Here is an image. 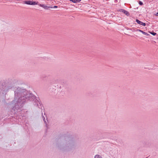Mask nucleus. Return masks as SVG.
Segmentation results:
<instances>
[{"mask_svg":"<svg viewBox=\"0 0 158 158\" xmlns=\"http://www.w3.org/2000/svg\"><path fill=\"white\" fill-rule=\"evenodd\" d=\"M25 3L31 5H35L37 4V2L31 1H26L25 2Z\"/></svg>","mask_w":158,"mask_h":158,"instance_id":"obj_1","label":"nucleus"},{"mask_svg":"<svg viewBox=\"0 0 158 158\" xmlns=\"http://www.w3.org/2000/svg\"><path fill=\"white\" fill-rule=\"evenodd\" d=\"M40 6L43 7L45 9H50V8H52V6H46L45 5L40 4Z\"/></svg>","mask_w":158,"mask_h":158,"instance_id":"obj_2","label":"nucleus"},{"mask_svg":"<svg viewBox=\"0 0 158 158\" xmlns=\"http://www.w3.org/2000/svg\"><path fill=\"white\" fill-rule=\"evenodd\" d=\"M136 22L139 24L143 26H145L146 25V24L145 23L141 22L138 19H136Z\"/></svg>","mask_w":158,"mask_h":158,"instance_id":"obj_3","label":"nucleus"},{"mask_svg":"<svg viewBox=\"0 0 158 158\" xmlns=\"http://www.w3.org/2000/svg\"><path fill=\"white\" fill-rule=\"evenodd\" d=\"M135 31L140 32L142 33L144 35H147V36H148V35H149V34H148L145 32H144L142 30H139V29H136L135 30Z\"/></svg>","mask_w":158,"mask_h":158,"instance_id":"obj_4","label":"nucleus"},{"mask_svg":"<svg viewBox=\"0 0 158 158\" xmlns=\"http://www.w3.org/2000/svg\"><path fill=\"white\" fill-rule=\"evenodd\" d=\"M121 12H123V13L125 14H126V15H128V12H127V11L125 10H121Z\"/></svg>","mask_w":158,"mask_h":158,"instance_id":"obj_5","label":"nucleus"},{"mask_svg":"<svg viewBox=\"0 0 158 158\" xmlns=\"http://www.w3.org/2000/svg\"><path fill=\"white\" fill-rule=\"evenodd\" d=\"M81 0H70V1L74 3L79 2Z\"/></svg>","mask_w":158,"mask_h":158,"instance_id":"obj_6","label":"nucleus"},{"mask_svg":"<svg viewBox=\"0 0 158 158\" xmlns=\"http://www.w3.org/2000/svg\"><path fill=\"white\" fill-rule=\"evenodd\" d=\"M94 158H102L101 156L98 155H97L94 156Z\"/></svg>","mask_w":158,"mask_h":158,"instance_id":"obj_7","label":"nucleus"},{"mask_svg":"<svg viewBox=\"0 0 158 158\" xmlns=\"http://www.w3.org/2000/svg\"><path fill=\"white\" fill-rule=\"evenodd\" d=\"M150 33L153 35H156V33L155 32H150Z\"/></svg>","mask_w":158,"mask_h":158,"instance_id":"obj_8","label":"nucleus"},{"mask_svg":"<svg viewBox=\"0 0 158 158\" xmlns=\"http://www.w3.org/2000/svg\"><path fill=\"white\" fill-rule=\"evenodd\" d=\"M139 3L140 5H142L143 4V2L141 1L139 2Z\"/></svg>","mask_w":158,"mask_h":158,"instance_id":"obj_9","label":"nucleus"},{"mask_svg":"<svg viewBox=\"0 0 158 158\" xmlns=\"http://www.w3.org/2000/svg\"><path fill=\"white\" fill-rule=\"evenodd\" d=\"M57 7V6H54L53 7H52V8H56Z\"/></svg>","mask_w":158,"mask_h":158,"instance_id":"obj_10","label":"nucleus"},{"mask_svg":"<svg viewBox=\"0 0 158 158\" xmlns=\"http://www.w3.org/2000/svg\"><path fill=\"white\" fill-rule=\"evenodd\" d=\"M156 15L158 16V13H157Z\"/></svg>","mask_w":158,"mask_h":158,"instance_id":"obj_11","label":"nucleus"}]
</instances>
